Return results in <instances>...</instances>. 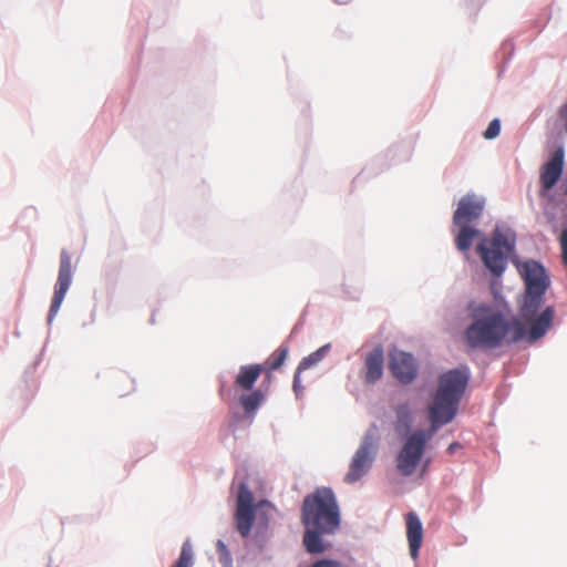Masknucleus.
Masks as SVG:
<instances>
[{"label": "nucleus", "instance_id": "obj_2", "mask_svg": "<svg viewBox=\"0 0 567 567\" xmlns=\"http://www.w3.org/2000/svg\"><path fill=\"white\" fill-rule=\"evenodd\" d=\"M517 269L525 284L519 316L529 326L528 341L534 342L546 334L555 318L556 311L553 306L543 308L544 296L550 280L545 268L535 260L517 264Z\"/></svg>", "mask_w": 567, "mask_h": 567}, {"label": "nucleus", "instance_id": "obj_21", "mask_svg": "<svg viewBox=\"0 0 567 567\" xmlns=\"http://www.w3.org/2000/svg\"><path fill=\"white\" fill-rule=\"evenodd\" d=\"M499 132H501V123H499V120L497 118H494L489 122L487 128L485 130V132L483 133V136L486 138V140H493L495 137H497L499 135Z\"/></svg>", "mask_w": 567, "mask_h": 567}, {"label": "nucleus", "instance_id": "obj_4", "mask_svg": "<svg viewBox=\"0 0 567 567\" xmlns=\"http://www.w3.org/2000/svg\"><path fill=\"white\" fill-rule=\"evenodd\" d=\"M301 522L306 527L332 534L340 525V508L331 488L320 487L303 498Z\"/></svg>", "mask_w": 567, "mask_h": 567}, {"label": "nucleus", "instance_id": "obj_26", "mask_svg": "<svg viewBox=\"0 0 567 567\" xmlns=\"http://www.w3.org/2000/svg\"><path fill=\"white\" fill-rule=\"evenodd\" d=\"M217 548L221 555L227 554L226 545L221 540L217 542Z\"/></svg>", "mask_w": 567, "mask_h": 567}, {"label": "nucleus", "instance_id": "obj_17", "mask_svg": "<svg viewBox=\"0 0 567 567\" xmlns=\"http://www.w3.org/2000/svg\"><path fill=\"white\" fill-rule=\"evenodd\" d=\"M306 532L303 534V545L308 553L310 554H320L324 551V546L321 539L322 530L306 527Z\"/></svg>", "mask_w": 567, "mask_h": 567}, {"label": "nucleus", "instance_id": "obj_6", "mask_svg": "<svg viewBox=\"0 0 567 567\" xmlns=\"http://www.w3.org/2000/svg\"><path fill=\"white\" fill-rule=\"evenodd\" d=\"M515 239L504 233L499 227L493 231L492 238H484L476 247V251L485 267L496 277L503 275L506 269L507 258L513 252Z\"/></svg>", "mask_w": 567, "mask_h": 567}, {"label": "nucleus", "instance_id": "obj_25", "mask_svg": "<svg viewBox=\"0 0 567 567\" xmlns=\"http://www.w3.org/2000/svg\"><path fill=\"white\" fill-rule=\"evenodd\" d=\"M461 447V444L457 443V442H453L452 444H450V446L447 447V452L450 454H453L456 450H458Z\"/></svg>", "mask_w": 567, "mask_h": 567}, {"label": "nucleus", "instance_id": "obj_27", "mask_svg": "<svg viewBox=\"0 0 567 567\" xmlns=\"http://www.w3.org/2000/svg\"><path fill=\"white\" fill-rule=\"evenodd\" d=\"M429 463H430V460H426L424 465H423V468H422V475L426 472V468L429 466Z\"/></svg>", "mask_w": 567, "mask_h": 567}, {"label": "nucleus", "instance_id": "obj_7", "mask_svg": "<svg viewBox=\"0 0 567 567\" xmlns=\"http://www.w3.org/2000/svg\"><path fill=\"white\" fill-rule=\"evenodd\" d=\"M235 519L239 534L247 537L255 519V505L254 495L245 482L239 484Z\"/></svg>", "mask_w": 567, "mask_h": 567}, {"label": "nucleus", "instance_id": "obj_18", "mask_svg": "<svg viewBox=\"0 0 567 567\" xmlns=\"http://www.w3.org/2000/svg\"><path fill=\"white\" fill-rule=\"evenodd\" d=\"M330 351V344L320 347L317 351L305 357L298 364V372H302L320 362Z\"/></svg>", "mask_w": 567, "mask_h": 567}, {"label": "nucleus", "instance_id": "obj_13", "mask_svg": "<svg viewBox=\"0 0 567 567\" xmlns=\"http://www.w3.org/2000/svg\"><path fill=\"white\" fill-rule=\"evenodd\" d=\"M367 383L373 384L379 381L383 375V349L381 347L374 348L367 354L364 360Z\"/></svg>", "mask_w": 567, "mask_h": 567}, {"label": "nucleus", "instance_id": "obj_28", "mask_svg": "<svg viewBox=\"0 0 567 567\" xmlns=\"http://www.w3.org/2000/svg\"><path fill=\"white\" fill-rule=\"evenodd\" d=\"M566 193H567V190H566Z\"/></svg>", "mask_w": 567, "mask_h": 567}, {"label": "nucleus", "instance_id": "obj_15", "mask_svg": "<svg viewBox=\"0 0 567 567\" xmlns=\"http://www.w3.org/2000/svg\"><path fill=\"white\" fill-rule=\"evenodd\" d=\"M289 348L286 344H281L261 364L264 368V372L267 373V379L270 381L271 371L278 370L286 361L288 357Z\"/></svg>", "mask_w": 567, "mask_h": 567}, {"label": "nucleus", "instance_id": "obj_11", "mask_svg": "<svg viewBox=\"0 0 567 567\" xmlns=\"http://www.w3.org/2000/svg\"><path fill=\"white\" fill-rule=\"evenodd\" d=\"M564 168V150L558 147L550 158L542 166L539 173L540 194L545 195L550 190L561 176Z\"/></svg>", "mask_w": 567, "mask_h": 567}, {"label": "nucleus", "instance_id": "obj_3", "mask_svg": "<svg viewBox=\"0 0 567 567\" xmlns=\"http://www.w3.org/2000/svg\"><path fill=\"white\" fill-rule=\"evenodd\" d=\"M465 337L472 348H495L504 341L528 340V331L519 320L507 321L501 313H491L475 320L466 329Z\"/></svg>", "mask_w": 567, "mask_h": 567}, {"label": "nucleus", "instance_id": "obj_9", "mask_svg": "<svg viewBox=\"0 0 567 567\" xmlns=\"http://www.w3.org/2000/svg\"><path fill=\"white\" fill-rule=\"evenodd\" d=\"M72 281V262L66 250H62L60 255V268L58 280L54 286V293L51 301L49 318L52 319L60 310L64 297Z\"/></svg>", "mask_w": 567, "mask_h": 567}, {"label": "nucleus", "instance_id": "obj_12", "mask_svg": "<svg viewBox=\"0 0 567 567\" xmlns=\"http://www.w3.org/2000/svg\"><path fill=\"white\" fill-rule=\"evenodd\" d=\"M406 522V537L409 540L410 554L413 559L419 556V549L423 540V527L420 518L413 512L409 513L405 517Z\"/></svg>", "mask_w": 567, "mask_h": 567}, {"label": "nucleus", "instance_id": "obj_10", "mask_svg": "<svg viewBox=\"0 0 567 567\" xmlns=\"http://www.w3.org/2000/svg\"><path fill=\"white\" fill-rule=\"evenodd\" d=\"M389 368L394 378L405 384L413 381L417 372L413 355L398 349L389 353Z\"/></svg>", "mask_w": 567, "mask_h": 567}, {"label": "nucleus", "instance_id": "obj_8", "mask_svg": "<svg viewBox=\"0 0 567 567\" xmlns=\"http://www.w3.org/2000/svg\"><path fill=\"white\" fill-rule=\"evenodd\" d=\"M373 458L372 437L367 435L350 462L349 472L346 474L344 481L349 484L358 482L368 473L372 466Z\"/></svg>", "mask_w": 567, "mask_h": 567}, {"label": "nucleus", "instance_id": "obj_20", "mask_svg": "<svg viewBox=\"0 0 567 567\" xmlns=\"http://www.w3.org/2000/svg\"><path fill=\"white\" fill-rule=\"evenodd\" d=\"M396 413V430L401 427L408 429L411 422V412L408 404H401L395 409Z\"/></svg>", "mask_w": 567, "mask_h": 567}, {"label": "nucleus", "instance_id": "obj_1", "mask_svg": "<svg viewBox=\"0 0 567 567\" xmlns=\"http://www.w3.org/2000/svg\"><path fill=\"white\" fill-rule=\"evenodd\" d=\"M468 379L466 368L449 370L439 378V388L429 409L431 430L414 431L396 456V467L403 476H411L415 472L424 454L426 442L441 425L454 419Z\"/></svg>", "mask_w": 567, "mask_h": 567}, {"label": "nucleus", "instance_id": "obj_22", "mask_svg": "<svg viewBox=\"0 0 567 567\" xmlns=\"http://www.w3.org/2000/svg\"><path fill=\"white\" fill-rule=\"evenodd\" d=\"M559 245L561 250L563 262L567 267V227L560 234Z\"/></svg>", "mask_w": 567, "mask_h": 567}, {"label": "nucleus", "instance_id": "obj_14", "mask_svg": "<svg viewBox=\"0 0 567 567\" xmlns=\"http://www.w3.org/2000/svg\"><path fill=\"white\" fill-rule=\"evenodd\" d=\"M264 368L261 364L241 365L235 379V386L245 391L252 390Z\"/></svg>", "mask_w": 567, "mask_h": 567}, {"label": "nucleus", "instance_id": "obj_24", "mask_svg": "<svg viewBox=\"0 0 567 567\" xmlns=\"http://www.w3.org/2000/svg\"><path fill=\"white\" fill-rule=\"evenodd\" d=\"M300 373L298 372V369L296 370L295 378H293V391L298 394L301 385H300Z\"/></svg>", "mask_w": 567, "mask_h": 567}, {"label": "nucleus", "instance_id": "obj_5", "mask_svg": "<svg viewBox=\"0 0 567 567\" xmlns=\"http://www.w3.org/2000/svg\"><path fill=\"white\" fill-rule=\"evenodd\" d=\"M485 207V200L474 194L463 196L453 214V226L455 231V245L462 252H467L473 240L480 235V231L472 225L481 218Z\"/></svg>", "mask_w": 567, "mask_h": 567}, {"label": "nucleus", "instance_id": "obj_16", "mask_svg": "<svg viewBox=\"0 0 567 567\" xmlns=\"http://www.w3.org/2000/svg\"><path fill=\"white\" fill-rule=\"evenodd\" d=\"M265 392L260 389L254 390L248 394H244L239 398V403L246 414L251 415L254 414L258 408L261 405V403L265 401Z\"/></svg>", "mask_w": 567, "mask_h": 567}, {"label": "nucleus", "instance_id": "obj_19", "mask_svg": "<svg viewBox=\"0 0 567 567\" xmlns=\"http://www.w3.org/2000/svg\"><path fill=\"white\" fill-rule=\"evenodd\" d=\"M193 547L189 540H186L179 554L178 559L173 567H192L193 566Z\"/></svg>", "mask_w": 567, "mask_h": 567}, {"label": "nucleus", "instance_id": "obj_23", "mask_svg": "<svg viewBox=\"0 0 567 567\" xmlns=\"http://www.w3.org/2000/svg\"><path fill=\"white\" fill-rule=\"evenodd\" d=\"M122 381L128 383V385L125 389L118 390L120 395L123 396L131 393L134 390V382L127 375H123Z\"/></svg>", "mask_w": 567, "mask_h": 567}]
</instances>
